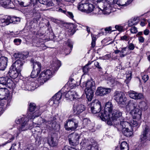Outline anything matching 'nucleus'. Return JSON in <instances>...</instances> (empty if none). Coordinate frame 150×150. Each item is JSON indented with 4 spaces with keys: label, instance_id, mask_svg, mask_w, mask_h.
Here are the masks:
<instances>
[{
    "label": "nucleus",
    "instance_id": "e2e57ef3",
    "mask_svg": "<svg viewBox=\"0 0 150 150\" xmlns=\"http://www.w3.org/2000/svg\"><path fill=\"white\" fill-rule=\"evenodd\" d=\"M149 76L147 75H145L142 76V79L144 82H146L149 79Z\"/></svg>",
    "mask_w": 150,
    "mask_h": 150
},
{
    "label": "nucleus",
    "instance_id": "bf43d9fd",
    "mask_svg": "<svg viewBox=\"0 0 150 150\" xmlns=\"http://www.w3.org/2000/svg\"><path fill=\"white\" fill-rule=\"evenodd\" d=\"M21 40L19 39H16L14 40L13 42L17 45H18L20 44Z\"/></svg>",
    "mask_w": 150,
    "mask_h": 150
},
{
    "label": "nucleus",
    "instance_id": "39448f33",
    "mask_svg": "<svg viewBox=\"0 0 150 150\" xmlns=\"http://www.w3.org/2000/svg\"><path fill=\"white\" fill-rule=\"evenodd\" d=\"M98 4L100 6L95 9V10L97 12H96L95 13L96 14H101L102 13L104 14H109L110 13V5L108 4L107 2L103 3L102 1H100Z\"/></svg>",
    "mask_w": 150,
    "mask_h": 150
},
{
    "label": "nucleus",
    "instance_id": "680f3d73",
    "mask_svg": "<svg viewBox=\"0 0 150 150\" xmlns=\"http://www.w3.org/2000/svg\"><path fill=\"white\" fill-rule=\"evenodd\" d=\"M115 28L119 31H122L123 30V28L120 25H116L115 27Z\"/></svg>",
    "mask_w": 150,
    "mask_h": 150
},
{
    "label": "nucleus",
    "instance_id": "4468645a",
    "mask_svg": "<svg viewBox=\"0 0 150 150\" xmlns=\"http://www.w3.org/2000/svg\"><path fill=\"white\" fill-rule=\"evenodd\" d=\"M53 3L52 0H39V2L48 6H52L55 4L59 5L61 3L62 0H53Z\"/></svg>",
    "mask_w": 150,
    "mask_h": 150
},
{
    "label": "nucleus",
    "instance_id": "c85d7f7f",
    "mask_svg": "<svg viewBox=\"0 0 150 150\" xmlns=\"http://www.w3.org/2000/svg\"><path fill=\"white\" fill-rule=\"evenodd\" d=\"M15 1H17L18 4L21 6L26 7L29 6L31 3V0H15Z\"/></svg>",
    "mask_w": 150,
    "mask_h": 150
},
{
    "label": "nucleus",
    "instance_id": "6e6d98bb",
    "mask_svg": "<svg viewBox=\"0 0 150 150\" xmlns=\"http://www.w3.org/2000/svg\"><path fill=\"white\" fill-rule=\"evenodd\" d=\"M120 38L121 40L125 41H128L129 39V36L126 35L121 37Z\"/></svg>",
    "mask_w": 150,
    "mask_h": 150
},
{
    "label": "nucleus",
    "instance_id": "a19ab883",
    "mask_svg": "<svg viewBox=\"0 0 150 150\" xmlns=\"http://www.w3.org/2000/svg\"><path fill=\"white\" fill-rule=\"evenodd\" d=\"M138 108L139 109L145 110L147 109V104L144 101L140 102L138 105Z\"/></svg>",
    "mask_w": 150,
    "mask_h": 150
},
{
    "label": "nucleus",
    "instance_id": "ddd939ff",
    "mask_svg": "<svg viewBox=\"0 0 150 150\" xmlns=\"http://www.w3.org/2000/svg\"><path fill=\"white\" fill-rule=\"evenodd\" d=\"M111 91V89L110 88L100 86L98 87L96 94L97 96H103L109 93Z\"/></svg>",
    "mask_w": 150,
    "mask_h": 150
},
{
    "label": "nucleus",
    "instance_id": "393cba45",
    "mask_svg": "<svg viewBox=\"0 0 150 150\" xmlns=\"http://www.w3.org/2000/svg\"><path fill=\"white\" fill-rule=\"evenodd\" d=\"M34 83L30 81H28L24 83V85H23L22 88L25 90H28L31 91L34 89L33 86Z\"/></svg>",
    "mask_w": 150,
    "mask_h": 150
},
{
    "label": "nucleus",
    "instance_id": "a18cd8bd",
    "mask_svg": "<svg viewBox=\"0 0 150 150\" xmlns=\"http://www.w3.org/2000/svg\"><path fill=\"white\" fill-rule=\"evenodd\" d=\"M40 73V72H38V71L33 69V70L31 74V77L32 78H35L37 77Z\"/></svg>",
    "mask_w": 150,
    "mask_h": 150
},
{
    "label": "nucleus",
    "instance_id": "338daca9",
    "mask_svg": "<svg viewBox=\"0 0 150 150\" xmlns=\"http://www.w3.org/2000/svg\"><path fill=\"white\" fill-rule=\"evenodd\" d=\"M137 24V23L135 22L134 23L133 22V21H132V20H131L130 21H129L128 22V25L129 26H132L133 25H135Z\"/></svg>",
    "mask_w": 150,
    "mask_h": 150
},
{
    "label": "nucleus",
    "instance_id": "774afa93",
    "mask_svg": "<svg viewBox=\"0 0 150 150\" xmlns=\"http://www.w3.org/2000/svg\"><path fill=\"white\" fill-rule=\"evenodd\" d=\"M138 40L140 42L142 43L144 41V38L142 36H140L138 37Z\"/></svg>",
    "mask_w": 150,
    "mask_h": 150
},
{
    "label": "nucleus",
    "instance_id": "37998d69",
    "mask_svg": "<svg viewBox=\"0 0 150 150\" xmlns=\"http://www.w3.org/2000/svg\"><path fill=\"white\" fill-rule=\"evenodd\" d=\"M18 146H16V143H14L12 144V145L11 148L9 150H18L19 149V148L20 146V143L19 142L18 143Z\"/></svg>",
    "mask_w": 150,
    "mask_h": 150
},
{
    "label": "nucleus",
    "instance_id": "6ab92c4d",
    "mask_svg": "<svg viewBox=\"0 0 150 150\" xmlns=\"http://www.w3.org/2000/svg\"><path fill=\"white\" fill-rule=\"evenodd\" d=\"M137 107H138V105L136 102L130 100L126 105V109L127 112H129L130 110L132 111L133 110L135 109Z\"/></svg>",
    "mask_w": 150,
    "mask_h": 150
},
{
    "label": "nucleus",
    "instance_id": "2eb2a0df",
    "mask_svg": "<svg viewBox=\"0 0 150 150\" xmlns=\"http://www.w3.org/2000/svg\"><path fill=\"white\" fill-rule=\"evenodd\" d=\"M84 105L81 104L75 105L73 107V113L74 114L79 115L85 110Z\"/></svg>",
    "mask_w": 150,
    "mask_h": 150
},
{
    "label": "nucleus",
    "instance_id": "1a4fd4ad",
    "mask_svg": "<svg viewBox=\"0 0 150 150\" xmlns=\"http://www.w3.org/2000/svg\"><path fill=\"white\" fill-rule=\"evenodd\" d=\"M114 97L115 100L119 104L124 105L127 100L125 94L122 92H115Z\"/></svg>",
    "mask_w": 150,
    "mask_h": 150
},
{
    "label": "nucleus",
    "instance_id": "79ce46f5",
    "mask_svg": "<svg viewBox=\"0 0 150 150\" xmlns=\"http://www.w3.org/2000/svg\"><path fill=\"white\" fill-rule=\"evenodd\" d=\"M120 149H125V150H129L128 146L126 142L124 141L122 142L120 145Z\"/></svg>",
    "mask_w": 150,
    "mask_h": 150
},
{
    "label": "nucleus",
    "instance_id": "ea45409f",
    "mask_svg": "<svg viewBox=\"0 0 150 150\" xmlns=\"http://www.w3.org/2000/svg\"><path fill=\"white\" fill-rule=\"evenodd\" d=\"M8 17L6 18H1L0 19V26L4 27L9 25Z\"/></svg>",
    "mask_w": 150,
    "mask_h": 150
},
{
    "label": "nucleus",
    "instance_id": "a878e982",
    "mask_svg": "<svg viewBox=\"0 0 150 150\" xmlns=\"http://www.w3.org/2000/svg\"><path fill=\"white\" fill-rule=\"evenodd\" d=\"M65 96L70 99H76L78 98V95L76 92L74 91H69L65 94Z\"/></svg>",
    "mask_w": 150,
    "mask_h": 150
},
{
    "label": "nucleus",
    "instance_id": "c756f323",
    "mask_svg": "<svg viewBox=\"0 0 150 150\" xmlns=\"http://www.w3.org/2000/svg\"><path fill=\"white\" fill-rule=\"evenodd\" d=\"M49 145L51 147L56 146L57 145V142L56 139L52 137H49L47 140Z\"/></svg>",
    "mask_w": 150,
    "mask_h": 150
},
{
    "label": "nucleus",
    "instance_id": "4be33fe9",
    "mask_svg": "<svg viewBox=\"0 0 150 150\" xmlns=\"http://www.w3.org/2000/svg\"><path fill=\"white\" fill-rule=\"evenodd\" d=\"M130 113L134 119H139L141 117L142 111L140 109L137 107L135 109L131 111Z\"/></svg>",
    "mask_w": 150,
    "mask_h": 150
},
{
    "label": "nucleus",
    "instance_id": "e433bc0d",
    "mask_svg": "<svg viewBox=\"0 0 150 150\" xmlns=\"http://www.w3.org/2000/svg\"><path fill=\"white\" fill-rule=\"evenodd\" d=\"M41 114V112H39L38 111H36L32 113L29 114L28 115V118L30 119L35 118L36 117H38Z\"/></svg>",
    "mask_w": 150,
    "mask_h": 150
},
{
    "label": "nucleus",
    "instance_id": "473e14b6",
    "mask_svg": "<svg viewBox=\"0 0 150 150\" xmlns=\"http://www.w3.org/2000/svg\"><path fill=\"white\" fill-rule=\"evenodd\" d=\"M61 64L59 60H56L52 65V69L54 71L57 70L61 66Z\"/></svg>",
    "mask_w": 150,
    "mask_h": 150
},
{
    "label": "nucleus",
    "instance_id": "a211bd4d",
    "mask_svg": "<svg viewBox=\"0 0 150 150\" xmlns=\"http://www.w3.org/2000/svg\"><path fill=\"white\" fill-rule=\"evenodd\" d=\"M62 94L60 91L58 92L51 99L50 102L53 104H58L59 103V100L61 98Z\"/></svg>",
    "mask_w": 150,
    "mask_h": 150
},
{
    "label": "nucleus",
    "instance_id": "c03bdc74",
    "mask_svg": "<svg viewBox=\"0 0 150 150\" xmlns=\"http://www.w3.org/2000/svg\"><path fill=\"white\" fill-rule=\"evenodd\" d=\"M36 108V105L35 104L33 103H30L29 105V110L30 112L32 113L35 110Z\"/></svg>",
    "mask_w": 150,
    "mask_h": 150
},
{
    "label": "nucleus",
    "instance_id": "423d86ee",
    "mask_svg": "<svg viewBox=\"0 0 150 150\" xmlns=\"http://www.w3.org/2000/svg\"><path fill=\"white\" fill-rule=\"evenodd\" d=\"M53 75V72L50 69L44 70L40 74L38 81L40 85L43 84L50 78H51Z\"/></svg>",
    "mask_w": 150,
    "mask_h": 150
},
{
    "label": "nucleus",
    "instance_id": "49530a36",
    "mask_svg": "<svg viewBox=\"0 0 150 150\" xmlns=\"http://www.w3.org/2000/svg\"><path fill=\"white\" fill-rule=\"evenodd\" d=\"M129 123L131 128L132 127H138L139 126V123L136 120H134L131 121Z\"/></svg>",
    "mask_w": 150,
    "mask_h": 150
},
{
    "label": "nucleus",
    "instance_id": "dca6fc26",
    "mask_svg": "<svg viewBox=\"0 0 150 150\" xmlns=\"http://www.w3.org/2000/svg\"><path fill=\"white\" fill-rule=\"evenodd\" d=\"M9 92L6 88H0V100H6L9 97Z\"/></svg>",
    "mask_w": 150,
    "mask_h": 150
},
{
    "label": "nucleus",
    "instance_id": "f3484780",
    "mask_svg": "<svg viewBox=\"0 0 150 150\" xmlns=\"http://www.w3.org/2000/svg\"><path fill=\"white\" fill-rule=\"evenodd\" d=\"M25 61H24L18 59L11 66L14 68L15 69L18 71V72H20L22 69L23 65Z\"/></svg>",
    "mask_w": 150,
    "mask_h": 150
},
{
    "label": "nucleus",
    "instance_id": "f704fd0d",
    "mask_svg": "<svg viewBox=\"0 0 150 150\" xmlns=\"http://www.w3.org/2000/svg\"><path fill=\"white\" fill-rule=\"evenodd\" d=\"M85 1H81L78 6V9L81 11H86V8L85 6L86 5L87 3H84Z\"/></svg>",
    "mask_w": 150,
    "mask_h": 150
},
{
    "label": "nucleus",
    "instance_id": "603ef678",
    "mask_svg": "<svg viewBox=\"0 0 150 150\" xmlns=\"http://www.w3.org/2000/svg\"><path fill=\"white\" fill-rule=\"evenodd\" d=\"M62 150H77L74 148H72L69 146H65Z\"/></svg>",
    "mask_w": 150,
    "mask_h": 150
},
{
    "label": "nucleus",
    "instance_id": "f257e3e1",
    "mask_svg": "<svg viewBox=\"0 0 150 150\" xmlns=\"http://www.w3.org/2000/svg\"><path fill=\"white\" fill-rule=\"evenodd\" d=\"M149 134L150 135V127L145 125L143 127L142 131L139 136V142L143 148L148 144L147 138Z\"/></svg>",
    "mask_w": 150,
    "mask_h": 150
},
{
    "label": "nucleus",
    "instance_id": "7ed1b4c3",
    "mask_svg": "<svg viewBox=\"0 0 150 150\" xmlns=\"http://www.w3.org/2000/svg\"><path fill=\"white\" fill-rule=\"evenodd\" d=\"M79 120V119L78 117L68 119L64 124L65 129L67 131L75 130L78 127Z\"/></svg>",
    "mask_w": 150,
    "mask_h": 150
},
{
    "label": "nucleus",
    "instance_id": "c9c22d12",
    "mask_svg": "<svg viewBox=\"0 0 150 150\" xmlns=\"http://www.w3.org/2000/svg\"><path fill=\"white\" fill-rule=\"evenodd\" d=\"M31 10L30 11V13L35 14L37 13L38 11V5L37 4H33L31 5Z\"/></svg>",
    "mask_w": 150,
    "mask_h": 150
},
{
    "label": "nucleus",
    "instance_id": "de8ad7c7",
    "mask_svg": "<svg viewBox=\"0 0 150 150\" xmlns=\"http://www.w3.org/2000/svg\"><path fill=\"white\" fill-rule=\"evenodd\" d=\"M8 22L9 23V24L10 23H13V22L16 21V17H12L8 16Z\"/></svg>",
    "mask_w": 150,
    "mask_h": 150
},
{
    "label": "nucleus",
    "instance_id": "cd10ccee",
    "mask_svg": "<svg viewBox=\"0 0 150 150\" xmlns=\"http://www.w3.org/2000/svg\"><path fill=\"white\" fill-rule=\"evenodd\" d=\"M30 62L33 64V69L40 72L41 69V64L38 62L35 61L33 59H31Z\"/></svg>",
    "mask_w": 150,
    "mask_h": 150
},
{
    "label": "nucleus",
    "instance_id": "f03ea898",
    "mask_svg": "<svg viewBox=\"0 0 150 150\" xmlns=\"http://www.w3.org/2000/svg\"><path fill=\"white\" fill-rule=\"evenodd\" d=\"M84 84L86 87L85 93L86 98L88 101H91L96 88L95 83L92 80H88Z\"/></svg>",
    "mask_w": 150,
    "mask_h": 150
},
{
    "label": "nucleus",
    "instance_id": "052dcab7",
    "mask_svg": "<svg viewBox=\"0 0 150 150\" xmlns=\"http://www.w3.org/2000/svg\"><path fill=\"white\" fill-rule=\"evenodd\" d=\"M89 68L88 67L85 65L83 68V72L84 73H87L88 71H89Z\"/></svg>",
    "mask_w": 150,
    "mask_h": 150
},
{
    "label": "nucleus",
    "instance_id": "bb28decb",
    "mask_svg": "<svg viewBox=\"0 0 150 150\" xmlns=\"http://www.w3.org/2000/svg\"><path fill=\"white\" fill-rule=\"evenodd\" d=\"M3 0H0V1ZM2 3H3L2 5L4 8H13L15 7L14 4L11 1V0H5Z\"/></svg>",
    "mask_w": 150,
    "mask_h": 150
},
{
    "label": "nucleus",
    "instance_id": "b1692460",
    "mask_svg": "<svg viewBox=\"0 0 150 150\" xmlns=\"http://www.w3.org/2000/svg\"><path fill=\"white\" fill-rule=\"evenodd\" d=\"M129 95L131 98L135 100L140 99L143 98V96L142 93L133 91H130Z\"/></svg>",
    "mask_w": 150,
    "mask_h": 150
},
{
    "label": "nucleus",
    "instance_id": "5701e85b",
    "mask_svg": "<svg viewBox=\"0 0 150 150\" xmlns=\"http://www.w3.org/2000/svg\"><path fill=\"white\" fill-rule=\"evenodd\" d=\"M89 144L86 147V150H98L97 144L93 139H90Z\"/></svg>",
    "mask_w": 150,
    "mask_h": 150
},
{
    "label": "nucleus",
    "instance_id": "6e6552de",
    "mask_svg": "<svg viewBox=\"0 0 150 150\" xmlns=\"http://www.w3.org/2000/svg\"><path fill=\"white\" fill-rule=\"evenodd\" d=\"M89 108H90L91 112L93 114L99 113L101 110L100 103L98 100L92 102L89 105Z\"/></svg>",
    "mask_w": 150,
    "mask_h": 150
},
{
    "label": "nucleus",
    "instance_id": "0eeeda50",
    "mask_svg": "<svg viewBox=\"0 0 150 150\" xmlns=\"http://www.w3.org/2000/svg\"><path fill=\"white\" fill-rule=\"evenodd\" d=\"M28 122L27 118H21L18 120L16 121V123H20L21 125L20 126L18 129V130L20 133L22 131H25L29 129L30 127V125L27 123Z\"/></svg>",
    "mask_w": 150,
    "mask_h": 150
},
{
    "label": "nucleus",
    "instance_id": "58836bf2",
    "mask_svg": "<svg viewBox=\"0 0 150 150\" xmlns=\"http://www.w3.org/2000/svg\"><path fill=\"white\" fill-rule=\"evenodd\" d=\"M85 8H86V12L89 13L93 10L94 6L92 4H89L87 3L86 5L85 6Z\"/></svg>",
    "mask_w": 150,
    "mask_h": 150
},
{
    "label": "nucleus",
    "instance_id": "8fccbe9b",
    "mask_svg": "<svg viewBox=\"0 0 150 150\" xmlns=\"http://www.w3.org/2000/svg\"><path fill=\"white\" fill-rule=\"evenodd\" d=\"M107 121V123L108 124L110 125H112V122L115 125H119V122H117L116 121H114L110 120V118L105 120V121Z\"/></svg>",
    "mask_w": 150,
    "mask_h": 150
},
{
    "label": "nucleus",
    "instance_id": "4d7b16f0",
    "mask_svg": "<svg viewBox=\"0 0 150 150\" xmlns=\"http://www.w3.org/2000/svg\"><path fill=\"white\" fill-rule=\"evenodd\" d=\"M65 14L71 18L73 19L74 16L71 12L68 11L65 12Z\"/></svg>",
    "mask_w": 150,
    "mask_h": 150
},
{
    "label": "nucleus",
    "instance_id": "20e7f679",
    "mask_svg": "<svg viewBox=\"0 0 150 150\" xmlns=\"http://www.w3.org/2000/svg\"><path fill=\"white\" fill-rule=\"evenodd\" d=\"M113 106L111 102H107L105 105L104 110L102 111L99 116L103 121H105L109 118V115L112 111Z\"/></svg>",
    "mask_w": 150,
    "mask_h": 150
},
{
    "label": "nucleus",
    "instance_id": "aec40b11",
    "mask_svg": "<svg viewBox=\"0 0 150 150\" xmlns=\"http://www.w3.org/2000/svg\"><path fill=\"white\" fill-rule=\"evenodd\" d=\"M20 73L11 66L7 74V76H9L13 79H15L17 78Z\"/></svg>",
    "mask_w": 150,
    "mask_h": 150
},
{
    "label": "nucleus",
    "instance_id": "2f4dec72",
    "mask_svg": "<svg viewBox=\"0 0 150 150\" xmlns=\"http://www.w3.org/2000/svg\"><path fill=\"white\" fill-rule=\"evenodd\" d=\"M119 126L122 128V129L125 128L128 129V128H131V127L130 126V123L128 122L125 121H121L120 120L119 121Z\"/></svg>",
    "mask_w": 150,
    "mask_h": 150
},
{
    "label": "nucleus",
    "instance_id": "3c124183",
    "mask_svg": "<svg viewBox=\"0 0 150 150\" xmlns=\"http://www.w3.org/2000/svg\"><path fill=\"white\" fill-rule=\"evenodd\" d=\"M83 123L84 125L88 126H89V125L90 124V121L87 119L86 118L83 120Z\"/></svg>",
    "mask_w": 150,
    "mask_h": 150
},
{
    "label": "nucleus",
    "instance_id": "5fc2aeb1",
    "mask_svg": "<svg viewBox=\"0 0 150 150\" xmlns=\"http://www.w3.org/2000/svg\"><path fill=\"white\" fill-rule=\"evenodd\" d=\"M58 126V125L57 124L56 121H54L52 122L51 127L53 129H56Z\"/></svg>",
    "mask_w": 150,
    "mask_h": 150
},
{
    "label": "nucleus",
    "instance_id": "864d4df0",
    "mask_svg": "<svg viewBox=\"0 0 150 150\" xmlns=\"http://www.w3.org/2000/svg\"><path fill=\"white\" fill-rule=\"evenodd\" d=\"M67 45L70 47V49L71 50L73 48V42L69 40H68L66 43Z\"/></svg>",
    "mask_w": 150,
    "mask_h": 150
},
{
    "label": "nucleus",
    "instance_id": "9b49d317",
    "mask_svg": "<svg viewBox=\"0 0 150 150\" xmlns=\"http://www.w3.org/2000/svg\"><path fill=\"white\" fill-rule=\"evenodd\" d=\"M0 83L1 84L5 85L10 88H13L14 84L13 82L11 79L8 77L0 78Z\"/></svg>",
    "mask_w": 150,
    "mask_h": 150
},
{
    "label": "nucleus",
    "instance_id": "0e129e2a",
    "mask_svg": "<svg viewBox=\"0 0 150 150\" xmlns=\"http://www.w3.org/2000/svg\"><path fill=\"white\" fill-rule=\"evenodd\" d=\"M14 137L11 134H9L8 139H9L8 141V143H10L11 142V141H13L14 139Z\"/></svg>",
    "mask_w": 150,
    "mask_h": 150
},
{
    "label": "nucleus",
    "instance_id": "412c9836",
    "mask_svg": "<svg viewBox=\"0 0 150 150\" xmlns=\"http://www.w3.org/2000/svg\"><path fill=\"white\" fill-rule=\"evenodd\" d=\"M8 58L4 56L0 58V70L4 71L7 65Z\"/></svg>",
    "mask_w": 150,
    "mask_h": 150
},
{
    "label": "nucleus",
    "instance_id": "09e8293b",
    "mask_svg": "<svg viewBox=\"0 0 150 150\" xmlns=\"http://www.w3.org/2000/svg\"><path fill=\"white\" fill-rule=\"evenodd\" d=\"M132 74L130 72L129 74H127L126 75V79L125 80V82L127 83L131 79Z\"/></svg>",
    "mask_w": 150,
    "mask_h": 150
},
{
    "label": "nucleus",
    "instance_id": "9d476101",
    "mask_svg": "<svg viewBox=\"0 0 150 150\" xmlns=\"http://www.w3.org/2000/svg\"><path fill=\"white\" fill-rule=\"evenodd\" d=\"M68 140L70 144L75 146L79 144V140L80 136L77 134H71L68 137Z\"/></svg>",
    "mask_w": 150,
    "mask_h": 150
},
{
    "label": "nucleus",
    "instance_id": "13d9d810",
    "mask_svg": "<svg viewBox=\"0 0 150 150\" xmlns=\"http://www.w3.org/2000/svg\"><path fill=\"white\" fill-rule=\"evenodd\" d=\"M130 31L131 33H136L137 32V29L135 26L132 27L131 28Z\"/></svg>",
    "mask_w": 150,
    "mask_h": 150
},
{
    "label": "nucleus",
    "instance_id": "7c9ffc66",
    "mask_svg": "<svg viewBox=\"0 0 150 150\" xmlns=\"http://www.w3.org/2000/svg\"><path fill=\"white\" fill-rule=\"evenodd\" d=\"M13 57L18 59L17 60H21L24 61L23 60L27 57L26 55L20 52L15 53L13 54Z\"/></svg>",
    "mask_w": 150,
    "mask_h": 150
},
{
    "label": "nucleus",
    "instance_id": "72a5a7b5",
    "mask_svg": "<svg viewBox=\"0 0 150 150\" xmlns=\"http://www.w3.org/2000/svg\"><path fill=\"white\" fill-rule=\"evenodd\" d=\"M132 128H128V129L125 128L122 129V133L125 136L127 137H130L132 134Z\"/></svg>",
    "mask_w": 150,
    "mask_h": 150
},
{
    "label": "nucleus",
    "instance_id": "f8f14e48",
    "mask_svg": "<svg viewBox=\"0 0 150 150\" xmlns=\"http://www.w3.org/2000/svg\"><path fill=\"white\" fill-rule=\"evenodd\" d=\"M109 119L114 121L119 122L120 120L119 119L122 115V113L119 111L116 110H113L112 111L109 115Z\"/></svg>",
    "mask_w": 150,
    "mask_h": 150
},
{
    "label": "nucleus",
    "instance_id": "4c0bfd02",
    "mask_svg": "<svg viewBox=\"0 0 150 150\" xmlns=\"http://www.w3.org/2000/svg\"><path fill=\"white\" fill-rule=\"evenodd\" d=\"M117 4L122 6H126L129 4L128 0H117L116 1Z\"/></svg>",
    "mask_w": 150,
    "mask_h": 150
},
{
    "label": "nucleus",
    "instance_id": "69168bd1",
    "mask_svg": "<svg viewBox=\"0 0 150 150\" xmlns=\"http://www.w3.org/2000/svg\"><path fill=\"white\" fill-rule=\"evenodd\" d=\"M135 46L133 44L131 43L129 44L128 46L129 49L131 50H132L134 49Z\"/></svg>",
    "mask_w": 150,
    "mask_h": 150
}]
</instances>
